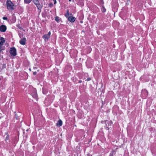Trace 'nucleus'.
I'll list each match as a JSON object with an SVG mask.
<instances>
[{
  "instance_id": "14",
  "label": "nucleus",
  "mask_w": 156,
  "mask_h": 156,
  "mask_svg": "<svg viewBox=\"0 0 156 156\" xmlns=\"http://www.w3.org/2000/svg\"><path fill=\"white\" fill-rule=\"evenodd\" d=\"M33 2L35 5H38V0H33Z\"/></svg>"
},
{
  "instance_id": "32",
  "label": "nucleus",
  "mask_w": 156,
  "mask_h": 156,
  "mask_svg": "<svg viewBox=\"0 0 156 156\" xmlns=\"http://www.w3.org/2000/svg\"><path fill=\"white\" fill-rule=\"evenodd\" d=\"M14 113H16V112H14Z\"/></svg>"
},
{
  "instance_id": "18",
  "label": "nucleus",
  "mask_w": 156,
  "mask_h": 156,
  "mask_svg": "<svg viewBox=\"0 0 156 156\" xmlns=\"http://www.w3.org/2000/svg\"><path fill=\"white\" fill-rule=\"evenodd\" d=\"M5 47H3L2 46H0V49L2 51L3 50L5 49Z\"/></svg>"
},
{
  "instance_id": "29",
  "label": "nucleus",
  "mask_w": 156,
  "mask_h": 156,
  "mask_svg": "<svg viewBox=\"0 0 156 156\" xmlns=\"http://www.w3.org/2000/svg\"><path fill=\"white\" fill-rule=\"evenodd\" d=\"M69 2H70L71 1V0H69Z\"/></svg>"
},
{
  "instance_id": "16",
  "label": "nucleus",
  "mask_w": 156,
  "mask_h": 156,
  "mask_svg": "<svg viewBox=\"0 0 156 156\" xmlns=\"http://www.w3.org/2000/svg\"><path fill=\"white\" fill-rule=\"evenodd\" d=\"M106 9L104 6H102L101 9L102 12H105L106 11Z\"/></svg>"
},
{
  "instance_id": "15",
  "label": "nucleus",
  "mask_w": 156,
  "mask_h": 156,
  "mask_svg": "<svg viewBox=\"0 0 156 156\" xmlns=\"http://www.w3.org/2000/svg\"><path fill=\"white\" fill-rule=\"evenodd\" d=\"M55 20L57 22H58L59 20V17L58 16H56L55 18Z\"/></svg>"
},
{
  "instance_id": "10",
  "label": "nucleus",
  "mask_w": 156,
  "mask_h": 156,
  "mask_svg": "<svg viewBox=\"0 0 156 156\" xmlns=\"http://www.w3.org/2000/svg\"><path fill=\"white\" fill-rule=\"evenodd\" d=\"M5 135L6 136V137L5 138V141L6 142V143H8V141H9V135L8 134H7L6 133V135H5Z\"/></svg>"
},
{
  "instance_id": "26",
  "label": "nucleus",
  "mask_w": 156,
  "mask_h": 156,
  "mask_svg": "<svg viewBox=\"0 0 156 156\" xmlns=\"http://www.w3.org/2000/svg\"><path fill=\"white\" fill-rule=\"evenodd\" d=\"M0 52H2L3 53V52L1 50V49H0Z\"/></svg>"
},
{
  "instance_id": "2",
  "label": "nucleus",
  "mask_w": 156,
  "mask_h": 156,
  "mask_svg": "<svg viewBox=\"0 0 156 156\" xmlns=\"http://www.w3.org/2000/svg\"><path fill=\"white\" fill-rule=\"evenodd\" d=\"M9 52L12 56H15L16 55V50L14 47L11 48L10 49Z\"/></svg>"
},
{
  "instance_id": "20",
  "label": "nucleus",
  "mask_w": 156,
  "mask_h": 156,
  "mask_svg": "<svg viewBox=\"0 0 156 156\" xmlns=\"http://www.w3.org/2000/svg\"><path fill=\"white\" fill-rule=\"evenodd\" d=\"M2 69H5L6 68V65L5 64H3L2 66Z\"/></svg>"
},
{
  "instance_id": "31",
  "label": "nucleus",
  "mask_w": 156,
  "mask_h": 156,
  "mask_svg": "<svg viewBox=\"0 0 156 156\" xmlns=\"http://www.w3.org/2000/svg\"><path fill=\"white\" fill-rule=\"evenodd\" d=\"M79 83H80L81 82V81H79Z\"/></svg>"
},
{
  "instance_id": "13",
  "label": "nucleus",
  "mask_w": 156,
  "mask_h": 156,
  "mask_svg": "<svg viewBox=\"0 0 156 156\" xmlns=\"http://www.w3.org/2000/svg\"><path fill=\"white\" fill-rule=\"evenodd\" d=\"M32 1V0H24V2L26 4H29Z\"/></svg>"
},
{
  "instance_id": "6",
  "label": "nucleus",
  "mask_w": 156,
  "mask_h": 156,
  "mask_svg": "<svg viewBox=\"0 0 156 156\" xmlns=\"http://www.w3.org/2000/svg\"><path fill=\"white\" fill-rule=\"evenodd\" d=\"M76 18L73 16H69L68 18V20L71 23L73 22L75 20Z\"/></svg>"
},
{
  "instance_id": "11",
  "label": "nucleus",
  "mask_w": 156,
  "mask_h": 156,
  "mask_svg": "<svg viewBox=\"0 0 156 156\" xmlns=\"http://www.w3.org/2000/svg\"><path fill=\"white\" fill-rule=\"evenodd\" d=\"M43 38L45 40H48L50 37L48 36L47 34H45L43 36Z\"/></svg>"
},
{
  "instance_id": "23",
  "label": "nucleus",
  "mask_w": 156,
  "mask_h": 156,
  "mask_svg": "<svg viewBox=\"0 0 156 156\" xmlns=\"http://www.w3.org/2000/svg\"><path fill=\"white\" fill-rule=\"evenodd\" d=\"M54 1V4H55L56 3V0H52Z\"/></svg>"
},
{
  "instance_id": "25",
  "label": "nucleus",
  "mask_w": 156,
  "mask_h": 156,
  "mask_svg": "<svg viewBox=\"0 0 156 156\" xmlns=\"http://www.w3.org/2000/svg\"><path fill=\"white\" fill-rule=\"evenodd\" d=\"M90 80V78H88L87 79V80L88 81H89Z\"/></svg>"
},
{
  "instance_id": "9",
  "label": "nucleus",
  "mask_w": 156,
  "mask_h": 156,
  "mask_svg": "<svg viewBox=\"0 0 156 156\" xmlns=\"http://www.w3.org/2000/svg\"><path fill=\"white\" fill-rule=\"evenodd\" d=\"M32 96L35 98H36L37 97V92L35 90H34V92L32 93Z\"/></svg>"
},
{
  "instance_id": "12",
  "label": "nucleus",
  "mask_w": 156,
  "mask_h": 156,
  "mask_svg": "<svg viewBox=\"0 0 156 156\" xmlns=\"http://www.w3.org/2000/svg\"><path fill=\"white\" fill-rule=\"evenodd\" d=\"M66 12H67L65 14V16L67 18H68L69 17V11L68 10H67Z\"/></svg>"
},
{
  "instance_id": "22",
  "label": "nucleus",
  "mask_w": 156,
  "mask_h": 156,
  "mask_svg": "<svg viewBox=\"0 0 156 156\" xmlns=\"http://www.w3.org/2000/svg\"><path fill=\"white\" fill-rule=\"evenodd\" d=\"M3 19L4 20H7V17H4L3 18Z\"/></svg>"
},
{
  "instance_id": "7",
  "label": "nucleus",
  "mask_w": 156,
  "mask_h": 156,
  "mask_svg": "<svg viewBox=\"0 0 156 156\" xmlns=\"http://www.w3.org/2000/svg\"><path fill=\"white\" fill-rule=\"evenodd\" d=\"M5 42L4 38L2 37L0 38V46H2V44Z\"/></svg>"
},
{
  "instance_id": "8",
  "label": "nucleus",
  "mask_w": 156,
  "mask_h": 156,
  "mask_svg": "<svg viewBox=\"0 0 156 156\" xmlns=\"http://www.w3.org/2000/svg\"><path fill=\"white\" fill-rule=\"evenodd\" d=\"M62 121L61 119H59L56 123V126H60L62 125Z\"/></svg>"
},
{
  "instance_id": "1",
  "label": "nucleus",
  "mask_w": 156,
  "mask_h": 156,
  "mask_svg": "<svg viewBox=\"0 0 156 156\" xmlns=\"http://www.w3.org/2000/svg\"><path fill=\"white\" fill-rule=\"evenodd\" d=\"M6 4L7 8L8 10H10L13 9V6H14V5L11 1L8 0L6 2Z\"/></svg>"
},
{
  "instance_id": "28",
  "label": "nucleus",
  "mask_w": 156,
  "mask_h": 156,
  "mask_svg": "<svg viewBox=\"0 0 156 156\" xmlns=\"http://www.w3.org/2000/svg\"><path fill=\"white\" fill-rule=\"evenodd\" d=\"M70 15L71 16H72V14H71H71H70Z\"/></svg>"
},
{
  "instance_id": "3",
  "label": "nucleus",
  "mask_w": 156,
  "mask_h": 156,
  "mask_svg": "<svg viewBox=\"0 0 156 156\" xmlns=\"http://www.w3.org/2000/svg\"><path fill=\"white\" fill-rule=\"evenodd\" d=\"M105 123L106 125V128H108V130L109 128L111 127L112 125V122L111 121L106 120L105 121Z\"/></svg>"
},
{
  "instance_id": "19",
  "label": "nucleus",
  "mask_w": 156,
  "mask_h": 156,
  "mask_svg": "<svg viewBox=\"0 0 156 156\" xmlns=\"http://www.w3.org/2000/svg\"><path fill=\"white\" fill-rule=\"evenodd\" d=\"M115 152L114 151H112L111 153L110 154V155H109V156H113V154H114V153Z\"/></svg>"
},
{
  "instance_id": "4",
  "label": "nucleus",
  "mask_w": 156,
  "mask_h": 156,
  "mask_svg": "<svg viewBox=\"0 0 156 156\" xmlns=\"http://www.w3.org/2000/svg\"><path fill=\"white\" fill-rule=\"evenodd\" d=\"M6 27L5 25H2L0 26V31L2 32H5L6 30Z\"/></svg>"
},
{
  "instance_id": "17",
  "label": "nucleus",
  "mask_w": 156,
  "mask_h": 156,
  "mask_svg": "<svg viewBox=\"0 0 156 156\" xmlns=\"http://www.w3.org/2000/svg\"><path fill=\"white\" fill-rule=\"evenodd\" d=\"M20 113H19L18 114H15V118L16 119H18V117H19V114Z\"/></svg>"
},
{
  "instance_id": "5",
  "label": "nucleus",
  "mask_w": 156,
  "mask_h": 156,
  "mask_svg": "<svg viewBox=\"0 0 156 156\" xmlns=\"http://www.w3.org/2000/svg\"><path fill=\"white\" fill-rule=\"evenodd\" d=\"M26 41V38L25 37H23L20 40L19 42L22 45H24L25 44Z\"/></svg>"
},
{
  "instance_id": "24",
  "label": "nucleus",
  "mask_w": 156,
  "mask_h": 156,
  "mask_svg": "<svg viewBox=\"0 0 156 156\" xmlns=\"http://www.w3.org/2000/svg\"><path fill=\"white\" fill-rule=\"evenodd\" d=\"M37 72H34L33 73V74L34 75H35L37 73Z\"/></svg>"
},
{
  "instance_id": "21",
  "label": "nucleus",
  "mask_w": 156,
  "mask_h": 156,
  "mask_svg": "<svg viewBox=\"0 0 156 156\" xmlns=\"http://www.w3.org/2000/svg\"><path fill=\"white\" fill-rule=\"evenodd\" d=\"M48 36L49 37H50V36L51 35V32L50 31L47 34Z\"/></svg>"
},
{
  "instance_id": "30",
  "label": "nucleus",
  "mask_w": 156,
  "mask_h": 156,
  "mask_svg": "<svg viewBox=\"0 0 156 156\" xmlns=\"http://www.w3.org/2000/svg\"><path fill=\"white\" fill-rule=\"evenodd\" d=\"M52 5V4H51V5H50V6H51V5Z\"/></svg>"
},
{
  "instance_id": "27",
  "label": "nucleus",
  "mask_w": 156,
  "mask_h": 156,
  "mask_svg": "<svg viewBox=\"0 0 156 156\" xmlns=\"http://www.w3.org/2000/svg\"><path fill=\"white\" fill-rule=\"evenodd\" d=\"M49 6H50V7H51V6H50V4H49Z\"/></svg>"
}]
</instances>
